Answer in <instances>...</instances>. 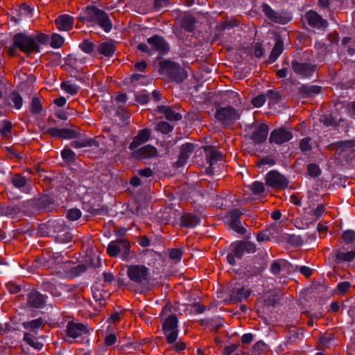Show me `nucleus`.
Instances as JSON below:
<instances>
[{"mask_svg":"<svg viewBox=\"0 0 355 355\" xmlns=\"http://www.w3.org/2000/svg\"><path fill=\"white\" fill-rule=\"evenodd\" d=\"M48 265L53 268V272L60 276H76L85 270L84 265L71 266V263L64 261V257L59 253H53L48 261Z\"/></svg>","mask_w":355,"mask_h":355,"instance_id":"nucleus-1","label":"nucleus"},{"mask_svg":"<svg viewBox=\"0 0 355 355\" xmlns=\"http://www.w3.org/2000/svg\"><path fill=\"white\" fill-rule=\"evenodd\" d=\"M304 213L300 218L302 229L308 228L310 225L315 223L324 212V207L322 204L316 203L314 196L309 197L304 206Z\"/></svg>","mask_w":355,"mask_h":355,"instance_id":"nucleus-2","label":"nucleus"},{"mask_svg":"<svg viewBox=\"0 0 355 355\" xmlns=\"http://www.w3.org/2000/svg\"><path fill=\"white\" fill-rule=\"evenodd\" d=\"M159 72L166 75L168 79L178 83H182L187 77V72L179 64L170 60L160 61Z\"/></svg>","mask_w":355,"mask_h":355,"instance_id":"nucleus-3","label":"nucleus"},{"mask_svg":"<svg viewBox=\"0 0 355 355\" xmlns=\"http://www.w3.org/2000/svg\"><path fill=\"white\" fill-rule=\"evenodd\" d=\"M166 306L164 307L161 312V317L163 320L162 330L166 337L168 343H174L178 338V318L175 315L170 314L167 315L166 311H168Z\"/></svg>","mask_w":355,"mask_h":355,"instance_id":"nucleus-4","label":"nucleus"},{"mask_svg":"<svg viewBox=\"0 0 355 355\" xmlns=\"http://www.w3.org/2000/svg\"><path fill=\"white\" fill-rule=\"evenodd\" d=\"M85 14L87 15L89 21L96 23L107 33L111 31L112 21L104 10L94 6H89L85 9Z\"/></svg>","mask_w":355,"mask_h":355,"instance_id":"nucleus-5","label":"nucleus"},{"mask_svg":"<svg viewBox=\"0 0 355 355\" xmlns=\"http://www.w3.org/2000/svg\"><path fill=\"white\" fill-rule=\"evenodd\" d=\"M89 331L86 325L79 322H69L66 327V340L68 342H83L88 340Z\"/></svg>","mask_w":355,"mask_h":355,"instance_id":"nucleus-6","label":"nucleus"},{"mask_svg":"<svg viewBox=\"0 0 355 355\" xmlns=\"http://www.w3.org/2000/svg\"><path fill=\"white\" fill-rule=\"evenodd\" d=\"M13 44L15 47L19 48L27 54L40 51V46L37 44L35 39L25 33L16 34L13 37Z\"/></svg>","mask_w":355,"mask_h":355,"instance_id":"nucleus-7","label":"nucleus"},{"mask_svg":"<svg viewBox=\"0 0 355 355\" xmlns=\"http://www.w3.org/2000/svg\"><path fill=\"white\" fill-rule=\"evenodd\" d=\"M241 114L239 110L231 106L218 107L215 112V118L223 125L230 126L235 121L239 119Z\"/></svg>","mask_w":355,"mask_h":355,"instance_id":"nucleus-8","label":"nucleus"},{"mask_svg":"<svg viewBox=\"0 0 355 355\" xmlns=\"http://www.w3.org/2000/svg\"><path fill=\"white\" fill-rule=\"evenodd\" d=\"M127 274L132 282L141 285L148 281L149 270L142 265H131L128 268Z\"/></svg>","mask_w":355,"mask_h":355,"instance_id":"nucleus-9","label":"nucleus"},{"mask_svg":"<svg viewBox=\"0 0 355 355\" xmlns=\"http://www.w3.org/2000/svg\"><path fill=\"white\" fill-rule=\"evenodd\" d=\"M266 184L268 187L282 189L288 186L287 178L277 171H270L266 175Z\"/></svg>","mask_w":355,"mask_h":355,"instance_id":"nucleus-10","label":"nucleus"},{"mask_svg":"<svg viewBox=\"0 0 355 355\" xmlns=\"http://www.w3.org/2000/svg\"><path fill=\"white\" fill-rule=\"evenodd\" d=\"M292 138L293 134L291 131L284 128H279L274 129L271 132L269 137V142L270 144L282 145L289 141Z\"/></svg>","mask_w":355,"mask_h":355,"instance_id":"nucleus-11","label":"nucleus"},{"mask_svg":"<svg viewBox=\"0 0 355 355\" xmlns=\"http://www.w3.org/2000/svg\"><path fill=\"white\" fill-rule=\"evenodd\" d=\"M291 68L297 75L309 77L315 72L316 66L309 62H300L293 60L291 62Z\"/></svg>","mask_w":355,"mask_h":355,"instance_id":"nucleus-12","label":"nucleus"},{"mask_svg":"<svg viewBox=\"0 0 355 355\" xmlns=\"http://www.w3.org/2000/svg\"><path fill=\"white\" fill-rule=\"evenodd\" d=\"M130 244L124 239H119L112 241L107 246V253L112 257L117 256L119 253L126 255L129 252Z\"/></svg>","mask_w":355,"mask_h":355,"instance_id":"nucleus-13","label":"nucleus"},{"mask_svg":"<svg viewBox=\"0 0 355 355\" xmlns=\"http://www.w3.org/2000/svg\"><path fill=\"white\" fill-rule=\"evenodd\" d=\"M147 42L151 46L153 51H157L159 53L164 54L169 49V45L164 38L159 35H155L147 39Z\"/></svg>","mask_w":355,"mask_h":355,"instance_id":"nucleus-14","label":"nucleus"},{"mask_svg":"<svg viewBox=\"0 0 355 355\" xmlns=\"http://www.w3.org/2000/svg\"><path fill=\"white\" fill-rule=\"evenodd\" d=\"M240 216V211L234 209L225 216V221L235 232L239 234H244L246 230L241 225Z\"/></svg>","mask_w":355,"mask_h":355,"instance_id":"nucleus-15","label":"nucleus"},{"mask_svg":"<svg viewBox=\"0 0 355 355\" xmlns=\"http://www.w3.org/2000/svg\"><path fill=\"white\" fill-rule=\"evenodd\" d=\"M46 132L51 137L61 139H76L80 137V133L74 130L68 128H49Z\"/></svg>","mask_w":355,"mask_h":355,"instance_id":"nucleus-16","label":"nucleus"},{"mask_svg":"<svg viewBox=\"0 0 355 355\" xmlns=\"http://www.w3.org/2000/svg\"><path fill=\"white\" fill-rule=\"evenodd\" d=\"M268 130V126L266 123H261L254 128L250 135V139L255 143H261L266 139Z\"/></svg>","mask_w":355,"mask_h":355,"instance_id":"nucleus-17","label":"nucleus"},{"mask_svg":"<svg viewBox=\"0 0 355 355\" xmlns=\"http://www.w3.org/2000/svg\"><path fill=\"white\" fill-rule=\"evenodd\" d=\"M305 17L309 26L314 28H322L327 26V21L322 18L315 11L306 12Z\"/></svg>","mask_w":355,"mask_h":355,"instance_id":"nucleus-18","label":"nucleus"},{"mask_svg":"<svg viewBox=\"0 0 355 355\" xmlns=\"http://www.w3.org/2000/svg\"><path fill=\"white\" fill-rule=\"evenodd\" d=\"M101 282V279H97L92 288L94 299L100 304H101L103 301H105L109 296V294L106 291L101 289L102 287H104V284Z\"/></svg>","mask_w":355,"mask_h":355,"instance_id":"nucleus-19","label":"nucleus"},{"mask_svg":"<svg viewBox=\"0 0 355 355\" xmlns=\"http://www.w3.org/2000/svg\"><path fill=\"white\" fill-rule=\"evenodd\" d=\"M150 137V130L144 128L139 131L138 135L133 139V141L130 144L129 148L132 150L136 149L142 144L146 142Z\"/></svg>","mask_w":355,"mask_h":355,"instance_id":"nucleus-20","label":"nucleus"},{"mask_svg":"<svg viewBox=\"0 0 355 355\" xmlns=\"http://www.w3.org/2000/svg\"><path fill=\"white\" fill-rule=\"evenodd\" d=\"M155 111L158 113H163L167 120L171 121H177L182 119V114L176 112L171 107L165 105L157 106Z\"/></svg>","mask_w":355,"mask_h":355,"instance_id":"nucleus-21","label":"nucleus"},{"mask_svg":"<svg viewBox=\"0 0 355 355\" xmlns=\"http://www.w3.org/2000/svg\"><path fill=\"white\" fill-rule=\"evenodd\" d=\"M55 23L60 31H68L73 27V18L68 15H62L57 17Z\"/></svg>","mask_w":355,"mask_h":355,"instance_id":"nucleus-22","label":"nucleus"},{"mask_svg":"<svg viewBox=\"0 0 355 355\" xmlns=\"http://www.w3.org/2000/svg\"><path fill=\"white\" fill-rule=\"evenodd\" d=\"M321 87L318 85H302L298 88V94L302 98H311L320 93Z\"/></svg>","mask_w":355,"mask_h":355,"instance_id":"nucleus-23","label":"nucleus"},{"mask_svg":"<svg viewBox=\"0 0 355 355\" xmlns=\"http://www.w3.org/2000/svg\"><path fill=\"white\" fill-rule=\"evenodd\" d=\"M261 8L263 12L269 19L279 24H284L285 22V18L273 10L267 3H263Z\"/></svg>","mask_w":355,"mask_h":355,"instance_id":"nucleus-24","label":"nucleus"},{"mask_svg":"<svg viewBox=\"0 0 355 355\" xmlns=\"http://www.w3.org/2000/svg\"><path fill=\"white\" fill-rule=\"evenodd\" d=\"M284 50V42L279 37H277L275 39V44L273 46L270 55L268 58V62L270 63L274 62L277 58L282 54Z\"/></svg>","mask_w":355,"mask_h":355,"instance_id":"nucleus-25","label":"nucleus"},{"mask_svg":"<svg viewBox=\"0 0 355 355\" xmlns=\"http://www.w3.org/2000/svg\"><path fill=\"white\" fill-rule=\"evenodd\" d=\"M45 301L44 295L37 291H33L29 295L28 302L33 307L40 308L42 306Z\"/></svg>","mask_w":355,"mask_h":355,"instance_id":"nucleus-26","label":"nucleus"},{"mask_svg":"<svg viewBox=\"0 0 355 355\" xmlns=\"http://www.w3.org/2000/svg\"><path fill=\"white\" fill-rule=\"evenodd\" d=\"M44 287L52 295L55 297L62 295V291L66 290V286L62 284H54L51 282H45Z\"/></svg>","mask_w":355,"mask_h":355,"instance_id":"nucleus-27","label":"nucleus"},{"mask_svg":"<svg viewBox=\"0 0 355 355\" xmlns=\"http://www.w3.org/2000/svg\"><path fill=\"white\" fill-rule=\"evenodd\" d=\"M115 45L112 42H105L98 46V51L100 54L106 57H112L115 52Z\"/></svg>","mask_w":355,"mask_h":355,"instance_id":"nucleus-28","label":"nucleus"},{"mask_svg":"<svg viewBox=\"0 0 355 355\" xmlns=\"http://www.w3.org/2000/svg\"><path fill=\"white\" fill-rule=\"evenodd\" d=\"M200 223V218L196 215L186 214L181 217V224L187 227H194Z\"/></svg>","mask_w":355,"mask_h":355,"instance_id":"nucleus-29","label":"nucleus"},{"mask_svg":"<svg viewBox=\"0 0 355 355\" xmlns=\"http://www.w3.org/2000/svg\"><path fill=\"white\" fill-rule=\"evenodd\" d=\"M355 146V140H346L339 141L331 145V148L335 149L336 153L340 154L345 152L347 149H350Z\"/></svg>","mask_w":355,"mask_h":355,"instance_id":"nucleus-30","label":"nucleus"},{"mask_svg":"<svg viewBox=\"0 0 355 355\" xmlns=\"http://www.w3.org/2000/svg\"><path fill=\"white\" fill-rule=\"evenodd\" d=\"M24 340L33 348L40 350L44 346L42 341L39 340V338H35L30 333H24Z\"/></svg>","mask_w":355,"mask_h":355,"instance_id":"nucleus-31","label":"nucleus"},{"mask_svg":"<svg viewBox=\"0 0 355 355\" xmlns=\"http://www.w3.org/2000/svg\"><path fill=\"white\" fill-rule=\"evenodd\" d=\"M250 295V290L245 287H235L232 291V295L239 301L246 300Z\"/></svg>","mask_w":355,"mask_h":355,"instance_id":"nucleus-32","label":"nucleus"},{"mask_svg":"<svg viewBox=\"0 0 355 355\" xmlns=\"http://www.w3.org/2000/svg\"><path fill=\"white\" fill-rule=\"evenodd\" d=\"M176 210L168 207L165 209L163 212L159 214L158 218H159L161 223H168L176 216Z\"/></svg>","mask_w":355,"mask_h":355,"instance_id":"nucleus-33","label":"nucleus"},{"mask_svg":"<svg viewBox=\"0 0 355 355\" xmlns=\"http://www.w3.org/2000/svg\"><path fill=\"white\" fill-rule=\"evenodd\" d=\"M71 146L76 148L92 146H98V142L94 139L88 138L83 139L80 141H73L71 143Z\"/></svg>","mask_w":355,"mask_h":355,"instance_id":"nucleus-34","label":"nucleus"},{"mask_svg":"<svg viewBox=\"0 0 355 355\" xmlns=\"http://www.w3.org/2000/svg\"><path fill=\"white\" fill-rule=\"evenodd\" d=\"M44 326L43 320L41 318H37L35 320H33L29 322H26L23 323V327L26 329H29L31 331L36 333V331L42 328Z\"/></svg>","mask_w":355,"mask_h":355,"instance_id":"nucleus-35","label":"nucleus"},{"mask_svg":"<svg viewBox=\"0 0 355 355\" xmlns=\"http://www.w3.org/2000/svg\"><path fill=\"white\" fill-rule=\"evenodd\" d=\"M209 329L212 330H217L221 326L223 325V319L220 316H216L213 318L207 319L203 321Z\"/></svg>","mask_w":355,"mask_h":355,"instance_id":"nucleus-36","label":"nucleus"},{"mask_svg":"<svg viewBox=\"0 0 355 355\" xmlns=\"http://www.w3.org/2000/svg\"><path fill=\"white\" fill-rule=\"evenodd\" d=\"M276 163L273 157H263L257 162V166L259 168L263 171L268 167L275 165Z\"/></svg>","mask_w":355,"mask_h":355,"instance_id":"nucleus-37","label":"nucleus"},{"mask_svg":"<svg viewBox=\"0 0 355 355\" xmlns=\"http://www.w3.org/2000/svg\"><path fill=\"white\" fill-rule=\"evenodd\" d=\"M119 130L117 131L115 128H105L103 130V132L105 134L104 137L110 138L114 145L119 142Z\"/></svg>","mask_w":355,"mask_h":355,"instance_id":"nucleus-38","label":"nucleus"},{"mask_svg":"<svg viewBox=\"0 0 355 355\" xmlns=\"http://www.w3.org/2000/svg\"><path fill=\"white\" fill-rule=\"evenodd\" d=\"M239 25V22L238 20L235 19H231L228 20H225L218 25V29L219 31H225L226 29H232L234 27H236Z\"/></svg>","mask_w":355,"mask_h":355,"instance_id":"nucleus-39","label":"nucleus"},{"mask_svg":"<svg viewBox=\"0 0 355 355\" xmlns=\"http://www.w3.org/2000/svg\"><path fill=\"white\" fill-rule=\"evenodd\" d=\"M223 157H205L207 164H208L206 171L208 173H214L216 165L218 161H222Z\"/></svg>","mask_w":355,"mask_h":355,"instance_id":"nucleus-40","label":"nucleus"},{"mask_svg":"<svg viewBox=\"0 0 355 355\" xmlns=\"http://www.w3.org/2000/svg\"><path fill=\"white\" fill-rule=\"evenodd\" d=\"M60 87L63 90L71 95H76L80 89L78 86L71 84L69 81L62 82Z\"/></svg>","mask_w":355,"mask_h":355,"instance_id":"nucleus-41","label":"nucleus"},{"mask_svg":"<svg viewBox=\"0 0 355 355\" xmlns=\"http://www.w3.org/2000/svg\"><path fill=\"white\" fill-rule=\"evenodd\" d=\"M232 252L236 256L237 259H241L244 254L245 249L243 248V242L233 243L230 246Z\"/></svg>","mask_w":355,"mask_h":355,"instance_id":"nucleus-42","label":"nucleus"},{"mask_svg":"<svg viewBox=\"0 0 355 355\" xmlns=\"http://www.w3.org/2000/svg\"><path fill=\"white\" fill-rule=\"evenodd\" d=\"M285 260L275 261L271 263L270 270L272 274L277 275L283 268L286 266Z\"/></svg>","mask_w":355,"mask_h":355,"instance_id":"nucleus-43","label":"nucleus"},{"mask_svg":"<svg viewBox=\"0 0 355 355\" xmlns=\"http://www.w3.org/2000/svg\"><path fill=\"white\" fill-rule=\"evenodd\" d=\"M155 130L163 134H168L171 132L173 130V126L166 121L159 122L155 127Z\"/></svg>","mask_w":355,"mask_h":355,"instance_id":"nucleus-44","label":"nucleus"},{"mask_svg":"<svg viewBox=\"0 0 355 355\" xmlns=\"http://www.w3.org/2000/svg\"><path fill=\"white\" fill-rule=\"evenodd\" d=\"M10 99L13 102L15 107L19 110L23 105V98L17 92H12L10 95Z\"/></svg>","mask_w":355,"mask_h":355,"instance_id":"nucleus-45","label":"nucleus"},{"mask_svg":"<svg viewBox=\"0 0 355 355\" xmlns=\"http://www.w3.org/2000/svg\"><path fill=\"white\" fill-rule=\"evenodd\" d=\"M12 182L15 187L22 189H25L27 181L24 177L19 175H15L12 179Z\"/></svg>","mask_w":355,"mask_h":355,"instance_id":"nucleus-46","label":"nucleus"},{"mask_svg":"<svg viewBox=\"0 0 355 355\" xmlns=\"http://www.w3.org/2000/svg\"><path fill=\"white\" fill-rule=\"evenodd\" d=\"M196 145L192 143H185L180 148V155H188L195 152Z\"/></svg>","mask_w":355,"mask_h":355,"instance_id":"nucleus-47","label":"nucleus"},{"mask_svg":"<svg viewBox=\"0 0 355 355\" xmlns=\"http://www.w3.org/2000/svg\"><path fill=\"white\" fill-rule=\"evenodd\" d=\"M195 21L192 17H184L182 21V27L188 32H192L194 30Z\"/></svg>","mask_w":355,"mask_h":355,"instance_id":"nucleus-48","label":"nucleus"},{"mask_svg":"<svg viewBox=\"0 0 355 355\" xmlns=\"http://www.w3.org/2000/svg\"><path fill=\"white\" fill-rule=\"evenodd\" d=\"M249 189L255 195L261 194L265 190L263 184L258 181H256L251 184L250 185H249Z\"/></svg>","mask_w":355,"mask_h":355,"instance_id":"nucleus-49","label":"nucleus"},{"mask_svg":"<svg viewBox=\"0 0 355 355\" xmlns=\"http://www.w3.org/2000/svg\"><path fill=\"white\" fill-rule=\"evenodd\" d=\"M157 149L150 145H146L139 149V155H157Z\"/></svg>","mask_w":355,"mask_h":355,"instance_id":"nucleus-50","label":"nucleus"},{"mask_svg":"<svg viewBox=\"0 0 355 355\" xmlns=\"http://www.w3.org/2000/svg\"><path fill=\"white\" fill-rule=\"evenodd\" d=\"M64 43L63 37L58 33H54L51 37V42L50 45L54 48H60Z\"/></svg>","mask_w":355,"mask_h":355,"instance_id":"nucleus-51","label":"nucleus"},{"mask_svg":"<svg viewBox=\"0 0 355 355\" xmlns=\"http://www.w3.org/2000/svg\"><path fill=\"white\" fill-rule=\"evenodd\" d=\"M336 257L338 259L350 261L355 257V252L353 251L339 252L337 253Z\"/></svg>","mask_w":355,"mask_h":355,"instance_id":"nucleus-52","label":"nucleus"},{"mask_svg":"<svg viewBox=\"0 0 355 355\" xmlns=\"http://www.w3.org/2000/svg\"><path fill=\"white\" fill-rule=\"evenodd\" d=\"M265 95L266 97L268 98L273 103H277L281 100L280 94L275 90L270 89L267 91Z\"/></svg>","mask_w":355,"mask_h":355,"instance_id":"nucleus-53","label":"nucleus"},{"mask_svg":"<svg viewBox=\"0 0 355 355\" xmlns=\"http://www.w3.org/2000/svg\"><path fill=\"white\" fill-rule=\"evenodd\" d=\"M311 139L310 137H305L300 142V148L303 153L310 151L312 148L311 144Z\"/></svg>","mask_w":355,"mask_h":355,"instance_id":"nucleus-54","label":"nucleus"},{"mask_svg":"<svg viewBox=\"0 0 355 355\" xmlns=\"http://www.w3.org/2000/svg\"><path fill=\"white\" fill-rule=\"evenodd\" d=\"M42 110V103L38 98H33L31 101V112L33 114H39Z\"/></svg>","mask_w":355,"mask_h":355,"instance_id":"nucleus-55","label":"nucleus"},{"mask_svg":"<svg viewBox=\"0 0 355 355\" xmlns=\"http://www.w3.org/2000/svg\"><path fill=\"white\" fill-rule=\"evenodd\" d=\"M12 123L9 121H4L2 127L0 128L1 135L8 137L11 134Z\"/></svg>","mask_w":355,"mask_h":355,"instance_id":"nucleus-56","label":"nucleus"},{"mask_svg":"<svg viewBox=\"0 0 355 355\" xmlns=\"http://www.w3.org/2000/svg\"><path fill=\"white\" fill-rule=\"evenodd\" d=\"M206 155H223V153L219 151L216 146H207L202 147Z\"/></svg>","mask_w":355,"mask_h":355,"instance_id":"nucleus-57","label":"nucleus"},{"mask_svg":"<svg viewBox=\"0 0 355 355\" xmlns=\"http://www.w3.org/2000/svg\"><path fill=\"white\" fill-rule=\"evenodd\" d=\"M308 173L311 177H317L321 173L320 167L315 164H310L307 167Z\"/></svg>","mask_w":355,"mask_h":355,"instance_id":"nucleus-58","label":"nucleus"},{"mask_svg":"<svg viewBox=\"0 0 355 355\" xmlns=\"http://www.w3.org/2000/svg\"><path fill=\"white\" fill-rule=\"evenodd\" d=\"M320 120V122L323 123L326 126L337 125V123L331 114L322 116Z\"/></svg>","mask_w":355,"mask_h":355,"instance_id":"nucleus-59","label":"nucleus"},{"mask_svg":"<svg viewBox=\"0 0 355 355\" xmlns=\"http://www.w3.org/2000/svg\"><path fill=\"white\" fill-rule=\"evenodd\" d=\"M80 48L84 52L89 53L93 51L94 49V43L89 42L88 40H85L80 44Z\"/></svg>","mask_w":355,"mask_h":355,"instance_id":"nucleus-60","label":"nucleus"},{"mask_svg":"<svg viewBox=\"0 0 355 355\" xmlns=\"http://www.w3.org/2000/svg\"><path fill=\"white\" fill-rule=\"evenodd\" d=\"M81 216V211L78 209H71L67 211V217L70 220H76Z\"/></svg>","mask_w":355,"mask_h":355,"instance_id":"nucleus-61","label":"nucleus"},{"mask_svg":"<svg viewBox=\"0 0 355 355\" xmlns=\"http://www.w3.org/2000/svg\"><path fill=\"white\" fill-rule=\"evenodd\" d=\"M49 226L52 227L55 232L60 233L64 230V221L62 220H53L50 222Z\"/></svg>","mask_w":355,"mask_h":355,"instance_id":"nucleus-62","label":"nucleus"},{"mask_svg":"<svg viewBox=\"0 0 355 355\" xmlns=\"http://www.w3.org/2000/svg\"><path fill=\"white\" fill-rule=\"evenodd\" d=\"M343 238L346 243H355V232L346 230L343 232Z\"/></svg>","mask_w":355,"mask_h":355,"instance_id":"nucleus-63","label":"nucleus"},{"mask_svg":"<svg viewBox=\"0 0 355 355\" xmlns=\"http://www.w3.org/2000/svg\"><path fill=\"white\" fill-rule=\"evenodd\" d=\"M265 348V343L262 341H259L253 346L252 352L257 355H261Z\"/></svg>","mask_w":355,"mask_h":355,"instance_id":"nucleus-64","label":"nucleus"}]
</instances>
